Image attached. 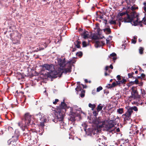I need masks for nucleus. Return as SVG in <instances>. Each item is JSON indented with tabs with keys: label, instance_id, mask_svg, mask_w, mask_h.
Returning <instances> with one entry per match:
<instances>
[{
	"label": "nucleus",
	"instance_id": "nucleus-1",
	"mask_svg": "<svg viewBox=\"0 0 146 146\" xmlns=\"http://www.w3.org/2000/svg\"><path fill=\"white\" fill-rule=\"evenodd\" d=\"M32 116L29 113L25 114L24 116L22 118V121L19 123V126L23 131L27 130V127L31 124L33 125V121H31Z\"/></svg>",
	"mask_w": 146,
	"mask_h": 146
},
{
	"label": "nucleus",
	"instance_id": "nucleus-2",
	"mask_svg": "<svg viewBox=\"0 0 146 146\" xmlns=\"http://www.w3.org/2000/svg\"><path fill=\"white\" fill-rule=\"evenodd\" d=\"M139 14L137 13L134 12L131 15V16L128 15L127 18H125L124 20L125 22L131 23L132 25L135 26L138 25H140V27H142L143 23L142 21H139Z\"/></svg>",
	"mask_w": 146,
	"mask_h": 146
},
{
	"label": "nucleus",
	"instance_id": "nucleus-3",
	"mask_svg": "<svg viewBox=\"0 0 146 146\" xmlns=\"http://www.w3.org/2000/svg\"><path fill=\"white\" fill-rule=\"evenodd\" d=\"M64 101V100H63ZM67 105L64 102L61 103L60 105L57 108L56 113L57 119L59 121H62L65 115V112Z\"/></svg>",
	"mask_w": 146,
	"mask_h": 146
},
{
	"label": "nucleus",
	"instance_id": "nucleus-4",
	"mask_svg": "<svg viewBox=\"0 0 146 146\" xmlns=\"http://www.w3.org/2000/svg\"><path fill=\"white\" fill-rule=\"evenodd\" d=\"M43 69H46L48 72H47V76L48 77L55 78H57V69L55 70L54 66L52 64H44L42 66Z\"/></svg>",
	"mask_w": 146,
	"mask_h": 146
},
{
	"label": "nucleus",
	"instance_id": "nucleus-5",
	"mask_svg": "<svg viewBox=\"0 0 146 146\" xmlns=\"http://www.w3.org/2000/svg\"><path fill=\"white\" fill-rule=\"evenodd\" d=\"M127 111L125 113L122 115L124 121L129 120L131 119V115L133 112V110L135 111H138V108L136 106L132 107L127 106L125 108Z\"/></svg>",
	"mask_w": 146,
	"mask_h": 146
},
{
	"label": "nucleus",
	"instance_id": "nucleus-6",
	"mask_svg": "<svg viewBox=\"0 0 146 146\" xmlns=\"http://www.w3.org/2000/svg\"><path fill=\"white\" fill-rule=\"evenodd\" d=\"M72 66L71 65L69 64L68 66V68H64V69H62L60 68H58L57 69V77H60L62 76V74L63 73L65 74H66L68 73H70L71 72Z\"/></svg>",
	"mask_w": 146,
	"mask_h": 146
},
{
	"label": "nucleus",
	"instance_id": "nucleus-7",
	"mask_svg": "<svg viewBox=\"0 0 146 146\" xmlns=\"http://www.w3.org/2000/svg\"><path fill=\"white\" fill-rule=\"evenodd\" d=\"M12 139H10L7 141V143L8 145L12 144V146H18L17 143H16L18 138V129L15 130L14 135L12 136Z\"/></svg>",
	"mask_w": 146,
	"mask_h": 146
},
{
	"label": "nucleus",
	"instance_id": "nucleus-8",
	"mask_svg": "<svg viewBox=\"0 0 146 146\" xmlns=\"http://www.w3.org/2000/svg\"><path fill=\"white\" fill-rule=\"evenodd\" d=\"M131 95L134 99H139L141 98V96L139 94L138 92L137 91V88L134 86H133L132 88Z\"/></svg>",
	"mask_w": 146,
	"mask_h": 146
},
{
	"label": "nucleus",
	"instance_id": "nucleus-9",
	"mask_svg": "<svg viewBox=\"0 0 146 146\" xmlns=\"http://www.w3.org/2000/svg\"><path fill=\"white\" fill-rule=\"evenodd\" d=\"M40 119L41 122H40L39 125L41 127H43L44 125V122L46 121L45 117L43 116V114L39 113L36 115Z\"/></svg>",
	"mask_w": 146,
	"mask_h": 146
},
{
	"label": "nucleus",
	"instance_id": "nucleus-10",
	"mask_svg": "<svg viewBox=\"0 0 146 146\" xmlns=\"http://www.w3.org/2000/svg\"><path fill=\"white\" fill-rule=\"evenodd\" d=\"M98 131V130L97 129L91 128L88 129L86 131V133L88 135L92 136H93V135L96 134V136L98 135L97 133Z\"/></svg>",
	"mask_w": 146,
	"mask_h": 146
},
{
	"label": "nucleus",
	"instance_id": "nucleus-11",
	"mask_svg": "<svg viewBox=\"0 0 146 146\" xmlns=\"http://www.w3.org/2000/svg\"><path fill=\"white\" fill-rule=\"evenodd\" d=\"M114 120H110L109 121L108 123L106 125V128L108 130L111 129L114 127Z\"/></svg>",
	"mask_w": 146,
	"mask_h": 146
},
{
	"label": "nucleus",
	"instance_id": "nucleus-12",
	"mask_svg": "<svg viewBox=\"0 0 146 146\" xmlns=\"http://www.w3.org/2000/svg\"><path fill=\"white\" fill-rule=\"evenodd\" d=\"M58 64L60 67H64L65 66V58L62 59L58 58Z\"/></svg>",
	"mask_w": 146,
	"mask_h": 146
},
{
	"label": "nucleus",
	"instance_id": "nucleus-13",
	"mask_svg": "<svg viewBox=\"0 0 146 146\" xmlns=\"http://www.w3.org/2000/svg\"><path fill=\"white\" fill-rule=\"evenodd\" d=\"M128 139L125 140L123 139H121L119 141V143L120 144V146H124V145H126L128 142Z\"/></svg>",
	"mask_w": 146,
	"mask_h": 146
},
{
	"label": "nucleus",
	"instance_id": "nucleus-14",
	"mask_svg": "<svg viewBox=\"0 0 146 146\" xmlns=\"http://www.w3.org/2000/svg\"><path fill=\"white\" fill-rule=\"evenodd\" d=\"M70 114H72L70 115V117L69 119L72 121H74L75 120L76 113L71 111Z\"/></svg>",
	"mask_w": 146,
	"mask_h": 146
},
{
	"label": "nucleus",
	"instance_id": "nucleus-15",
	"mask_svg": "<svg viewBox=\"0 0 146 146\" xmlns=\"http://www.w3.org/2000/svg\"><path fill=\"white\" fill-rule=\"evenodd\" d=\"M95 43L97 46V47L103 46L105 44V42L102 41H96Z\"/></svg>",
	"mask_w": 146,
	"mask_h": 146
},
{
	"label": "nucleus",
	"instance_id": "nucleus-16",
	"mask_svg": "<svg viewBox=\"0 0 146 146\" xmlns=\"http://www.w3.org/2000/svg\"><path fill=\"white\" fill-rule=\"evenodd\" d=\"M103 121L100 118H96L93 121V123L97 125L103 123Z\"/></svg>",
	"mask_w": 146,
	"mask_h": 146
},
{
	"label": "nucleus",
	"instance_id": "nucleus-17",
	"mask_svg": "<svg viewBox=\"0 0 146 146\" xmlns=\"http://www.w3.org/2000/svg\"><path fill=\"white\" fill-rule=\"evenodd\" d=\"M81 35L82 36H83V38L84 39L88 38L89 34L88 33V32L87 31H84Z\"/></svg>",
	"mask_w": 146,
	"mask_h": 146
},
{
	"label": "nucleus",
	"instance_id": "nucleus-18",
	"mask_svg": "<svg viewBox=\"0 0 146 146\" xmlns=\"http://www.w3.org/2000/svg\"><path fill=\"white\" fill-rule=\"evenodd\" d=\"M103 30L104 32H105L107 35L110 34L111 33V29L109 27L104 29Z\"/></svg>",
	"mask_w": 146,
	"mask_h": 146
},
{
	"label": "nucleus",
	"instance_id": "nucleus-19",
	"mask_svg": "<svg viewBox=\"0 0 146 146\" xmlns=\"http://www.w3.org/2000/svg\"><path fill=\"white\" fill-rule=\"evenodd\" d=\"M138 9V7H134L133 6H132L131 7V9L132 11V12L131 13H130V15H129L128 14H127V17L128 15L131 16V14L133 13L134 12H135L134 11L135 9Z\"/></svg>",
	"mask_w": 146,
	"mask_h": 146
},
{
	"label": "nucleus",
	"instance_id": "nucleus-20",
	"mask_svg": "<svg viewBox=\"0 0 146 146\" xmlns=\"http://www.w3.org/2000/svg\"><path fill=\"white\" fill-rule=\"evenodd\" d=\"M81 43V42L77 40L76 41V43H75L74 44L77 48H80V44Z\"/></svg>",
	"mask_w": 146,
	"mask_h": 146
},
{
	"label": "nucleus",
	"instance_id": "nucleus-21",
	"mask_svg": "<svg viewBox=\"0 0 146 146\" xmlns=\"http://www.w3.org/2000/svg\"><path fill=\"white\" fill-rule=\"evenodd\" d=\"M110 56L113 57V59L115 62V61L116 59V54L114 52L110 54Z\"/></svg>",
	"mask_w": 146,
	"mask_h": 146
},
{
	"label": "nucleus",
	"instance_id": "nucleus-22",
	"mask_svg": "<svg viewBox=\"0 0 146 146\" xmlns=\"http://www.w3.org/2000/svg\"><path fill=\"white\" fill-rule=\"evenodd\" d=\"M92 40H97L99 39L98 36L96 34H94L92 37Z\"/></svg>",
	"mask_w": 146,
	"mask_h": 146
},
{
	"label": "nucleus",
	"instance_id": "nucleus-23",
	"mask_svg": "<svg viewBox=\"0 0 146 146\" xmlns=\"http://www.w3.org/2000/svg\"><path fill=\"white\" fill-rule=\"evenodd\" d=\"M99 25H100L99 23H97V24H96V27L95 28V29H97V33L98 34H99V32H100V31L101 30V29L100 28Z\"/></svg>",
	"mask_w": 146,
	"mask_h": 146
},
{
	"label": "nucleus",
	"instance_id": "nucleus-24",
	"mask_svg": "<svg viewBox=\"0 0 146 146\" xmlns=\"http://www.w3.org/2000/svg\"><path fill=\"white\" fill-rule=\"evenodd\" d=\"M101 104H100L97 106V111L98 112H99L100 111H101L103 108V106H101Z\"/></svg>",
	"mask_w": 146,
	"mask_h": 146
},
{
	"label": "nucleus",
	"instance_id": "nucleus-25",
	"mask_svg": "<svg viewBox=\"0 0 146 146\" xmlns=\"http://www.w3.org/2000/svg\"><path fill=\"white\" fill-rule=\"evenodd\" d=\"M88 106L90 108H92V110H94L96 107V105L95 104H92L91 103L89 104Z\"/></svg>",
	"mask_w": 146,
	"mask_h": 146
},
{
	"label": "nucleus",
	"instance_id": "nucleus-26",
	"mask_svg": "<svg viewBox=\"0 0 146 146\" xmlns=\"http://www.w3.org/2000/svg\"><path fill=\"white\" fill-rule=\"evenodd\" d=\"M144 50V48L141 47H140L139 49V53L141 54H143V51Z\"/></svg>",
	"mask_w": 146,
	"mask_h": 146
},
{
	"label": "nucleus",
	"instance_id": "nucleus-27",
	"mask_svg": "<svg viewBox=\"0 0 146 146\" xmlns=\"http://www.w3.org/2000/svg\"><path fill=\"white\" fill-rule=\"evenodd\" d=\"M76 55L78 56H79L80 57L82 56L83 55V53L82 52L80 51L77 52L76 54Z\"/></svg>",
	"mask_w": 146,
	"mask_h": 146
},
{
	"label": "nucleus",
	"instance_id": "nucleus-28",
	"mask_svg": "<svg viewBox=\"0 0 146 146\" xmlns=\"http://www.w3.org/2000/svg\"><path fill=\"white\" fill-rule=\"evenodd\" d=\"M123 108H119L117 110V112L120 114H121L123 113Z\"/></svg>",
	"mask_w": 146,
	"mask_h": 146
},
{
	"label": "nucleus",
	"instance_id": "nucleus-29",
	"mask_svg": "<svg viewBox=\"0 0 146 146\" xmlns=\"http://www.w3.org/2000/svg\"><path fill=\"white\" fill-rule=\"evenodd\" d=\"M15 97L16 98V103H15V102H14V103L13 104V105H15L16 106H17L18 104V96L17 95H16V94L15 95Z\"/></svg>",
	"mask_w": 146,
	"mask_h": 146
},
{
	"label": "nucleus",
	"instance_id": "nucleus-30",
	"mask_svg": "<svg viewBox=\"0 0 146 146\" xmlns=\"http://www.w3.org/2000/svg\"><path fill=\"white\" fill-rule=\"evenodd\" d=\"M141 95H142V96L144 97V96H145V95L146 94L145 92V90L144 89H141Z\"/></svg>",
	"mask_w": 146,
	"mask_h": 146
},
{
	"label": "nucleus",
	"instance_id": "nucleus-31",
	"mask_svg": "<svg viewBox=\"0 0 146 146\" xmlns=\"http://www.w3.org/2000/svg\"><path fill=\"white\" fill-rule=\"evenodd\" d=\"M75 90L77 91H81L82 90L80 85L77 86V87L76 88Z\"/></svg>",
	"mask_w": 146,
	"mask_h": 146
},
{
	"label": "nucleus",
	"instance_id": "nucleus-32",
	"mask_svg": "<svg viewBox=\"0 0 146 146\" xmlns=\"http://www.w3.org/2000/svg\"><path fill=\"white\" fill-rule=\"evenodd\" d=\"M84 92L85 91L84 90H82V93L80 94V96L81 98H83L84 97Z\"/></svg>",
	"mask_w": 146,
	"mask_h": 146
},
{
	"label": "nucleus",
	"instance_id": "nucleus-33",
	"mask_svg": "<svg viewBox=\"0 0 146 146\" xmlns=\"http://www.w3.org/2000/svg\"><path fill=\"white\" fill-rule=\"evenodd\" d=\"M120 81V82L121 84H125L127 81V80L124 78H123Z\"/></svg>",
	"mask_w": 146,
	"mask_h": 146
},
{
	"label": "nucleus",
	"instance_id": "nucleus-34",
	"mask_svg": "<svg viewBox=\"0 0 146 146\" xmlns=\"http://www.w3.org/2000/svg\"><path fill=\"white\" fill-rule=\"evenodd\" d=\"M133 84H134L133 82V81H131L129 83L127 84V85L128 87H129Z\"/></svg>",
	"mask_w": 146,
	"mask_h": 146
},
{
	"label": "nucleus",
	"instance_id": "nucleus-35",
	"mask_svg": "<svg viewBox=\"0 0 146 146\" xmlns=\"http://www.w3.org/2000/svg\"><path fill=\"white\" fill-rule=\"evenodd\" d=\"M13 43L14 44H17L18 43V40L16 39H15V38L13 40H12Z\"/></svg>",
	"mask_w": 146,
	"mask_h": 146
},
{
	"label": "nucleus",
	"instance_id": "nucleus-36",
	"mask_svg": "<svg viewBox=\"0 0 146 146\" xmlns=\"http://www.w3.org/2000/svg\"><path fill=\"white\" fill-rule=\"evenodd\" d=\"M135 80L134 81H133V82L134 84H139V81L136 78H135Z\"/></svg>",
	"mask_w": 146,
	"mask_h": 146
},
{
	"label": "nucleus",
	"instance_id": "nucleus-37",
	"mask_svg": "<svg viewBox=\"0 0 146 146\" xmlns=\"http://www.w3.org/2000/svg\"><path fill=\"white\" fill-rule=\"evenodd\" d=\"M102 87L101 86H100L97 88V92H99L100 90H102Z\"/></svg>",
	"mask_w": 146,
	"mask_h": 146
},
{
	"label": "nucleus",
	"instance_id": "nucleus-38",
	"mask_svg": "<svg viewBox=\"0 0 146 146\" xmlns=\"http://www.w3.org/2000/svg\"><path fill=\"white\" fill-rule=\"evenodd\" d=\"M110 23L111 24H116V21L115 20H111L110 22Z\"/></svg>",
	"mask_w": 146,
	"mask_h": 146
},
{
	"label": "nucleus",
	"instance_id": "nucleus-39",
	"mask_svg": "<svg viewBox=\"0 0 146 146\" xmlns=\"http://www.w3.org/2000/svg\"><path fill=\"white\" fill-rule=\"evenodd\" d=\"M127 14V11H126L125 12H123L120 13V16H122L126 14Z\"/></svg>",
	"mask_w": 146,
	"mask_h": 146
},
{
	"label": "nucleus",
	"instance_id": "nucleus-40",
	"mask_svg": "<svg viewBox=\"0 0 146 146\" xmlns=\"http://www.w3.org/2000/svg\"><path fill=\"white\" fill-rule=\"evenodd\" d=\"M146 19L145 17H144L143 18V20L141 21H142V22L144 24L146 25Z\"/></svg>",
	"mask_w": 146,
	"mask_h": 146
},
{
	"label": "nucleus",
	"instance_id": "nucleus-41",
	"mask_svg": "<svg viewBox=\"0 0 146 146\" xmlns=\"http://www.w3.org/2000/svg\"><path fill=\"white\" fill-rule=\"evenodd\" d=\"M117 85V84L115 82H113L111 85V86L110 87L112 88L113 87H114Z\"/></svg>",
	"mask_w": 146,
	"mask_h": 146
},
{
	"label": "nucleus",
	"instance_id": "nucleus-42",
	"mask_svg": "<svg viewBox=\"0 0 146 146\" xmlns=\"http://www.w3.org/2000/svg\"><path fill=\"white\" fill-rule=\"evenodd\" d=\"M83 47H85L87 46L86 44L85 41H83L82 42Z\"/></svg>",
	"mask_w": 146,
	"mask_h": 146
},
{
	"label": "nucleus",
	"instance_id": "nucleus-43",
	"mask_svg": "<svg viewBox=\"0 0 146 146\" xmlns=\"http://www.w3.org/2000/svg\"><path fill=\"white\" fill-rule=\"evenodd\" d=\"M128 75L129 78H134V77L133 76H132V75H131V73H128Z\"/></svg>",
	"mask_w": 146,
	"mask_h": 146
},
{
	"label": "nucleus",
	"instance_id": "nucleus-44",
	"mask_svg": "<svg viewBox=\"0 0 146 146\" xmlns=\"http://www.w3.org/2000/svg\"><path fill=\"white\" fill-rule=\"evenodd\" d=\"M93 115L95 116H96L98 114V113H97L96 111H94L93 112Z\"/></svg>",
	"mask_w": 146,
	"mask_h": 146
},
{
	"label": "nucleus",
	"instance_id": "nucleus-45",
	"mask_svg": "<svg viewBox=\"0 0 146 146\" xmlns=\"http://www.w3.org/2000/svg\"><path fill=\"white\" fill-rule=\"evenodd\" d=\"M117 80L119 81H120L121 80V76L119 75H117Z\"/></svg>",
	"mask_w": 146,
	"mask_h": 146
},
{
	"label": "nucleus",
	"instance_id": "nucleus-46",
	"mask_svg": "<svg viewBox=\"0 0 146 146\" xmlns=\"http://www.w3.org/2000/svg\"><path fill=\"white\" fill-rule=\"evenodd\" d=\"M59 101V100L58 99H56L55 100V101L54 102H53V104H56Z\"/></svg>",
	"mask_w": 146,
	"mask_h": 146
},
{
	"label": "nucleus",
	"instance_id": "nucleus-47",
	"mask_svg": "<svg viewBox=\"0 0 146 146\" xmlns=\"http://www.w3.org/2000/svg\"><path fill=\"white\" fill-rule=\"evenodd\" d=\"M141 76L142 78H143L145 77V74L143 73L141 74Z\"/></svg>",
	"mask_w": 146,
	"mask_h": 146
},
{
	"label": "nucleus",
	"instance_id": "nucleus-48",
	"mask_svg": "<svg viewBox=\"0 0 146 146\" xmlns=\"http://www.w3.org/2000/svg\"><path fill=\"white\" fill-rule=\"evenodd\" d=\"M97 141L98 142L100 143L102 142V140L101 139L98 138L97 140Z\"/></svg>",
	"mask_w": 146,
	"mask_h": 146
},
{
	"label": "nucleus",
	"instance_id": "nucleus-49",
	"mask_svg": "<svg viewBox=\"0 0 146 146\" xmlns=\"http://www.w3.org/2000/svg\"><path fill=\"white\" fill-rule=\"evenodd\" d=\"M23 136H27V137H28L29 135L27 133H25V132H24L23 133Z\"/></svg>",
	"mask_w": 146,
	"mask_h": 146
},
{
	"label": "nucleus",
	"instance_id": "nucleus-50",
	"mask_svg": "<svg viewBox=\"0 0 146 146\" xmlns=\"http://www.w3.org/2000/svg\"><path fill=\"white\" fill-rule=\"evenodd\" d=\"M116 84H117V85H119L121 84V82H120V81H116Z\"/></svg>",
	"mask_w": 146,
	"mask_h": 146
},
{
	"label": "nucleus",
	"instance_id": "nucleus-51",
	"mask_svg": "<svg viewBox=\"0 0 146 146\" xmlns=\"http://www.w3.org/2000/svg\"><path fill=\"white\" fill-rule=\"evenodd\" d=\"M109 68V66H106L105 68V70L106 71H108V69Z\"/></svg>",
	"mask_w": 146,
	"mask_h": 146
},
{
	"label": "nucleus",
	"instance_id": "nucleus-52",
	"mask_svg": "<svg viewBox=\"0 0 146 146\" xmlns=\"http://www.w3.org/2000/svg\"><path fill=\"white\" fill-rule=\"evenodd\" d=\"M131 42L132 43L135 44L136 43V40H135L133 39H132L131 40Z\"/></svg>",
	"mask_w": 146,
	"mask_h": 146
},
{
	"label": "nucleus",
	"instance_id": "nucleus-53",
	"mask_svg": "<svg viewBox=\"0 0 146 146\" xmlns=\"http://www.w3.org/2000/svg\"><path fill=\"white\" fill-rule=\"evenodd\" d=\"M109 74H108L106 71L104 73V75L105 76H107L109 75Z\"/></svg>",
	"mask_w": 146,
	"mask_h": 146
},
{
	"label": "nucleus",
	"instance_id": "nucleus-54",
	"mask_svg": "<svg viewBox=\"0 0 146 146\" xmlns=\"http://www.w3.org/2000/svg\"><path fill=\"white\" fill-rule=\"evenodd\" d=\"M109 67L112 69L113 68V67L112 64H111Z\"/></svg>",
	"mask_w": 146,
	"mask_h": 146
},
{
	"label": "nucleus",
	"instance_id": "nucleus-55",
	"mask_svg": "<svg viewBox=\"0 0 146 146\" xmlns=\"http://www.w3.org/2000/svg\"><path fill=\"white\" fill-rule=\"evenodd\" d=\"M116 131L117 132H119L120 131V129L119 128H118L116 129Z\"/></svg>",
	"mask_w": 146,
	"mask_h": 146
},
{
	"label": "nucleus",
	"instance_id": "nucleus-56",
	"mask_svg": "<svg viewBox=\"0 0 146 146\" xmlns=\"http://www.w3.org/2000/svg\"><path fill=\"white\" fill-rule=\"evenodd\" d=\"M99 18H100V19H102L103 18V16L102 15H100L99 16Z\"/></svg>",
	"mask_w": 146,
	"mask_h": 146
},
{
	"label": "nucleus",
	"instance_id": "nucleus-57",
	"mask_svg": "<svg viewBox=\"0 0 146 146\" xmlns=\"http://www.w3.org/2000/svg\"><path fill=\"white\" fill-rule=\"evenodd\" d=\"M139 70L140 71H141V72L142 71L143 72L144 71V70L142 69L140 67H139Z\"/></svg>",
	"mask_w": 146,
	"mask_h": 146
},
{
	"label": "nucleus",
	"instance_id": "nucleus-58",
	"mask_svg": "<svg viewBox=\"0 0 146 146\" xmlns=\"http://www.w3.org/2000/svg\"><path fill=\"white\" fill-rule=\"evenodd\" d=\"M3 134V130L1 131H0V135H2Z\"/></svg>",
	"mask_w": 146,
	"mask_h": 146
},
{
	"label": "nucleus",
	"instance_id": "nucleus-59",
	"mask_svg": "<svg viewBox=\"0 0 146 146\" xmlns=\"http://www.w3.org/2000/svg\"><path fill=\"white\" fill-rule=\"evenodd\" d=\"M76 50V48H73V50H72V51L73 52L75 51Z\"/></svg>",
	"mask_w": 146,
	"mask_h": 146
},
{
	"label": "nucleus",
	"instance_id": "nucleus-60",
	"mask_svg": "<svg viewBox=\"0 0 146 146\" xmlns=\"http://www.w3.org/2000/svg\"><path fill=\"white\" fill-rule=\"evenodd\" d=\"M80 82H77V84L78 85V86L80 85Z\"/></svg>",
	"mask_w": 146,
	"mask_h": 146
},
{
	"label": "nucleus",
	"instance_id": "nucleus-61",
	"mask_svg": "<svg viewBox=\"0 0 146 146\" xmlns=\"http://www.w3.org/2000/svg\"><path fill=\"white\" fill-rule=\"evenodd\" d=\"M143 9L146 12V7H143Z\"/></svg>",
	"mask_w": 146,
	"mask_h": 146
},
{
	"label": "nucleus",
	"instance_id": "nucleus-62",
	"mask_svg": "<svg viewBox=\"0 0 146 146\" xmlns=\"http://www.w3.org/2000/svg\"><path fill=\"white\" fill-rule=\"evenodd\" d=\"M108 72L110 74V73L112 71L111 70H108Z\"/></svg>",
	"mask_w": 146,
	"mask_h": 146
},
{
	"label": "nucleus",
	"instance_id": "nucleus-63",
	"mask_svg": "<svg viewBox=\"0 0 146 146\" xmlns=\"http://www.w3.org/2000/svg\"><path fill=\"white\" fill-rule=\"evenodd\" d=\"M84 81H85V82H86V83H87V82H88V80L87 79H85V80Z\"/></svg>",
	"mask_w": 146,
	"mask_h": 146
},
{
	"label": "nucleus",
	"instance_id": "nucleus-64",
	"mask_svg": "<svg viewBox=\"0 0 146 146\" xmlns=\"http://www.w3.org/2000/svg\"><path fill=\"white\" fill-rule=\"evenodd\" d=\"M138 40L139 42H141L142 41V40L140 38H139Z\"/></svg>",
	"mask_w": 146,
	"mask_h": 146
}]
</instances>
